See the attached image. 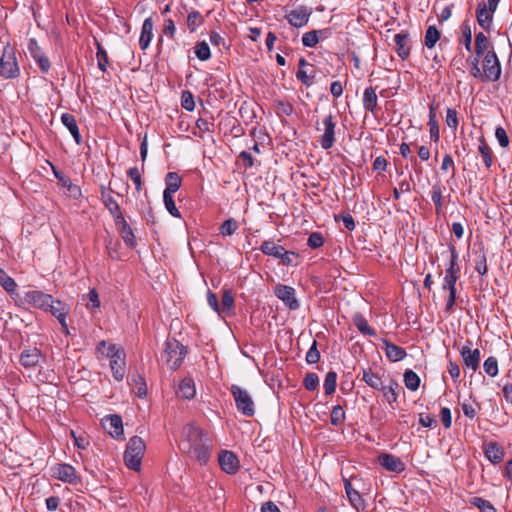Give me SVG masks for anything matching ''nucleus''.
Listing matches in <instances>:
<instances>
[{
  "label": "nucleus",
  "mask_w": 512,
  "mask_h": 512,
  "mask_svg": "<svg viewBox=\"0 0 512 512\" xmlns=\"http://www.w3.org/2000/svg\"><path fill=\"white\" fill-rule=\"evenodd\" d=\"M179 449L187 457L204 466L211 458L214 441L207 431L190 423L182 429Z\"/></svg>",
  "instance_id": "nucleus-1"
},
{
  "label": "nucleus",
  "mask_w": 512,
  "mask_h": 512,
  "mask_svg": "<svg viewBox=\"0 0 512 512\" xmlns=\"http://www.w3.org/2000/svg\"><path fill=\"white\" fill-rule=\"evenodd\" d=\"M188 352V348L175 338H168L164 344V351L161 360L169 369L175 370L179 368Z\"/></svg>",
  "instance_id": "nucleus-2"
},
{
  "label": "nucleus",
  "mask_w": 512,
  "mask_h": 512,
  "mask_svg": "<svg viewBox=\"0 0 512 512\" xmlns=\"http://www.w3.org/2000/svg\"><path fill=\"white\" fill-rule=\"evenodd\" d=\"M145 449L146 445L141 437L133 436L130 438L124 452L125 465L131 470L139 471Z\"/></svg>",
  "instance_id": "nucleus-3"
},
{
  "label": "nucleus",
  "mask_w": 512,
  "mask_h": 512,
  "mask_svg": "<svg viewBox=\"0 0 512 512\" xmlns=\"http://www.w3.org/2000/svg\"><path fill=\"white\" fill-rule=\"evenodd\" d=\"M231 393L237 410L246 417L254 416L255 404L252 395L241 386H231Z\"/></svg>",
  "instance_id": "nucleus-4"
},
{
  "label": "nucleus",
  "mask_w": 512,
  "mask_h": 512,
  "mask_svg": "<svg viewBox=\"0 0 512 512\" xmlns=\"http://www.w3.org/2000/svg\"><path fill=\"white\" fill-rule=\"evenodd\" d=\"M19 75V66L12 48L5 47L0 56V76L5 79H13Z\"/></svg>",
  "instance_id": "nucleus-5"
},
{
  "label": "nucleus",
  "mask_w": 512,
  "mask_h": 512,
  "mask_svg": "<svg viewBox=\"0 0 512 512\" xmlns=\"http://www.w3.org/2000/svg\"><path fill=\"white\" fill-rule=\"evenodd\" d=\"M483 81L495 82L501 76V63L495 51H488L483 59Z\"/></svg>",
  "instance_id": "nucleus-6"
},
{
  "label": "nucleus",
  "mask_w": 512,
  "mask_h": 512,
  "mask_svg": "<svg viewBox=\"0 0 512 512\" xmlns=\"http://www.w3.org/2000/svg\"><path fill=\"white\" fill-rule=\"evenodd\" d=\"M108 356L110 357V367L113 377L116 381L123 380L125 375V353L115 345L109 346Z\"/></svg>",
  "instance_id": "nucleus-7"
},
{
  "label": "nucleus",
  "mask_w": 512,
  "mask_h": 512,
  "mask_svg": "<svg viewBox=\"0 0 512 512\" xmlns=\"http://www.w3.org/2000/svg\"><path fill=\"white\" fill-rule=\"evenodd\" d=\"M275 296L280 299L290 310H297L300 303L296 298L295 289L291 286L278 284L274 288Z\"/></svg>",
  "instance_id": "nucleus-8"
},
{
  "label": "nucleus",
  "mask_w": 512,
  "mask_h": 512,
  "mask_svg": "<svg viewBox=\"0 0 512 512\" xmlns=\"http://www.w3.org/2000/svg\"><path fill=\"white\" fill-rule=\"evenodd\" d=\"M472 342L466 341V344L459 350L463 365L466 369H470L475 372L480 365V351L479 349H471Z\"/></svg>",
  "instance_id": "nucleus-9"
},
{
  "label": "nucleus",
  "mask_w": 512,
  "mask_h": 512,
  "mask_svg": "<svg viewBox=\"0 0 512 512\" xmlns=\"http://www.w3.org/2000/svg\"><path fill=\"white\" fill-rule=\"evenodd\" d=\"M24 301L28 305L44 311L49 307V303H54V297L40 290H30L25 293Z\"/></svg>",
  "instance_id": "nucleus-10"
},
{
  "label": "nucleus",
  "mask_w": 512,
  "mask_h": 512,
  "mask_svg": "<svg viewBox=\"0 0 512 512\" xmlns=\"http://www.w3.org/2000/svg\"><path fill=\"white\" fill-rule=\"evenodd\" d=\"M218 463L221 469L230 475L236 474L240 469L239 458L230 450H221L218 453Z\"/></svg>",
  "instance_id": "nucleus-11"
},
{
  "label": "nucleus",
  "mask_w": 512,
  "mask_h": 512,
  "mask_svg": "<svg viewBox=\"0 0 512 512\" xmlns=\"http://www.w3.org/2000/svg\"><path fill=\"white\" fill-rule=\"evenodd\" d=\"M52 476L60 481L70 484H77L80 482V476L76 469L67 463L57 464L52 468Z\"/></svg>",
  "instance_id": "nucleus-12"
},
{
  "label": "nucleus",
  "mask_w": 512,
  "mask_h": 512,
  "mask_svg": "<svg viewBox=\"0 0 512 512\" xmlns=\"http://www.w3.org/2000/svg\"><path fill=\"white\" fill-rule=\"evenodd\" d=\"M377 462L389 472L402 473L406 469V464L399 457L390 453L379 454Z\"/></svg>",
  "instance_id": "nucleus-13"
},
{
  "label": "nucleus",
  "mask_w": 512,
  "mask_h": 512,
  "mask_svg": "<svg viewBox=\"0 0 512 512\" xmlns=\"http://www.w3.org/2000/svg\"><path fill=\"white\" fill-rule=\"evenodd\" d=\"M324 134L321 136L319 142L323 149H330L335 143V117L329 114L323 119Z\"/></svg>",
  "instance_id": "nucleus-14"
},
{
  "label": "nucleus",
  "mask_w": 512,
  "mask_h": 512,
  "mask_svg": "<svg viewBox=\"0 0 512 512\" xmlns=\"http://www.w3.org/2000/svg\"><path fill=\"white\" fill-rule=\"evenodd\" d=\"M101 189V201L104 206L109 210L112 214L114 221L123 217L120 206L118 202L113 198V190L110 187H106L104 185L100 186Z\"/></svg>",
  "instance_id": "nucleus-15"
},
{
  "label": "nucleus",
  "mask_w": 512,
  "mask_h": 512,
  "mask_svg": "<svg viewBox=\"0 0 512 512\" xmlns=\"http://www.w3.org/2000/svg\"><path fill=\"white\" fill-rule=\"evenodd\" d=\"M311 14L312 10L310 8L306 6H299L298 8L290 11L286 15V19L291 26L300 28L308 23Z\"/></svg>",
  "instance_id": "nucleus-16"
},
{
  "label": "nucleus",
  "mask_w": 512,
  "mask_h": 512,
  "mask_svg": "<svg viewBox=\"0 0 512 512\" xmlns=\"http://www.w3.org/2000/svg\"><path fill=\"white\" fill-rule=\"evenodd\" d=\"M104 429L115 439L122 438L124 434L122 418L113 414L102 419Z\"/></svg>",
  "instance_id": "nucleus-17"
},
{
  "label": "nucleus",
  "mask_w": 512,
  "mask_h": 512,
  "mask_svg": "<svg viewBox=\"0 0 512 512\" xmlns=\"http://www.w3.org/2000/svg\"><path fill=\"white\" fill-rule=\"evenodd\" d=\"M28 50L32 58L37 62L41 71L47 73L50 69V61L48 57L42 52L41 47L35 39H30L28 42Z\"/></svg>",
  "instance_id": "nucleus-18"
},
{
  "label": "nucleus",
  "mask_w": 512,
  "mask_h": 512,
  "mask_svg": "<svg viewBox=\"0 0 512 512\" xmlns=\"http://www.w3.org/2000/svg\"><path fill=\"white\" fill-rule=\"evenodd\" d=\"M394 43L397 55L402 60L407 59L410 55L411 50L409 34L407 32L397 33L394 36Z\"/></svg>",
  "instance_id": "nucleus-19"
},
{
  "label": "nucleus",
  "mask_w": 512,
  "mask_h": 512,
  "mask_svg": "<svg viewBox=\"0 0 512 512\" xmlns=\"http://www.w3.org/2000/svg\"><path fill=\"white\" fill-rule=\"evenodd\" d=\"M495 11H492L487 8V4L485 2H481L478 4L476 10V19L484 30L490 31L493 21V14Z\"/></svg>",
  "instance_id": "nucleus-20"
},
{
  "label": "nucleus",
  "mask_w": 512,
  "mask_h": 512,
  "mask_svg": "<svg viewBox=\"0 0 512 512\" xmlns=\"http://www.w3.org/2000/svg\"><path fill=\"white\" fill-rule=\"evenodd\" d=\"M114 222H115V225H116L124 243L129 248H134L136 246L135 235L133 233L132 228L125 220L124 216Z\"/></svg>",
  "instance_id": "nucleus-21"
},
{
  "label": "nucleus",
  "mask_w": 512,
  "mask_h": 512,
  "mask_svg": "<svg viewBox=\"0 0 512 512\" xmlns=\"http://www.w3.org/2000/svg\"><path fill=\"white\" fill-rule=\"evenodd\" d=\"M382 343L384 345L383 349L385 351L386 357L390 361L397 362L406 357L407 353L404 348L389 342L387 339H382Z\"/></svg>",
  "instance_id": "nucleus-22"
},
{
  "label": "nucleus",
  "mask_w": 512,
  "mask_h": 512,
  "mask_svg": "<svg viewBox=\"0 0 512 512\" xmlns=\"http://www.w3.org/2000/svg\"><path fill=\"white\" fill-rule=\"evenodd\" d=\"M484 454L491 463L498 464L503 460L504 450L497 442L491 441L484 445Z\"/></svg>",
  "instance_id": "nucleus-23"
},
{
  "label": "nucleus",
  "mask_w": 512,
  "mask_h": 512,
  "mask_svg": "<svg viewBox=\"0 0 512 512\" xmlns=\"http://www.w3.org/2000/svg\"><path fill=\"white\" fill-rule=\"evenodd\" d=\"M153 20L151 17H148L144 20L141 28V34L139 38V46L142 50H146L153 37Z\"/></svg>",
  "instance_id": "nucleus-24"
},
{
  "label": "nucleus",
  "mask_w": 512,
  "mask_h": 512,
  "mask_svg": "<svg viewBox=\"0 0 512 512\" xmlns=\"http://www.w3.org/2000/svg\"><path fill=\"white\" fill-rule=\"evenodd\" d=\"M344 487L350 504L357 510L364 509V500L360 493L352 487L349 479H344Z\"/></svg>",
  "instance_id": "nucleus-25"
},
{
  "label": "nucleus",
  "mask_w": 512,
  "mask_h": 512,
  "mask_svg": "<svg viewBox=\"0 0 512 512\" xmlns=\"http://www.w3.org/2000/svg\"><path fill=\"white\" fill-rule=\"evenodd\" d=\"M61 121H62L63 125L69 130V132L73 136L75 142L78 145L81 144L82 137L79 132V128H78L75 116L70 113H63L61 116Z\"/></svg>",
  "instance_id": "nucleus-26"
},
{
  "label": "nucleus",
  "mask_w": 512,
  "mask_h": 512,
  "mask_svg": "<svg viewBox=\"0 0 512 512\" xmlns=\"http://www.w3.org/2000/svg\"><path fill=\"white\" fill-rule=\"evenodd\" d=\"M363 107L366 111L375 114L378 108V97L375 88L367 87L363 93Z\"/></svg>",
  "instance_id": "nucleus-27"
},
{
  "label": "nucleus",
  "mask_w": 512,
  "mask_h": 512,
  "mask_svg": "<svg viewBox=\"0 0 512 512\" xmlns=\"http://www.w3.org/2000/svg\"><path fill=\"white\" fill-rule=\"evenodd\" d=\"M41 357V351L34 347L25 349L20 355V363L24 367H33L39 363Z\"/></svg>",
  "instance_id": "nucleus-28"
},
{
  "label": "nucleus",
  "mask_w": 512,
  "mask_h": 512,
  "mask_svg": "<svg viewBox=\"0 0 512 512\" xmlns=\"http://www.w3.org/2000/svg\"><path fill=\"white\" fill-rule=\"evenodd\" d=\"M352 322L362 335L372 336V337L377 335L376 330L373 329L368 324V321L365 319V317L360 312H357L352 316Z\"/></svg>",
  "instance_id": "nucleus-29"
},
{
  "label": "nucleus",
  "mask_w": 512,
  "mask_h": 512,
  "mask_svg": "<svg viewBox=\"0 0 512 512\" xmlns=\"http://www.w3.org/2000/svg\"><path fill=\"white\" fill-rule=\"evenodd\" d=\"M69 310L70 308L66 303L54 298V303H49V307L44 311L50 312L58 321H60V319H66Z\"/></svg>",
  "instance_id": "nucleus-30"
},
{
  "label": "nucleus",
  "mask_w": 512,
  "mask_h": 512,
  "mask_svg": "<svg viewBox=\"0 0 512 512\" xmlns=\"http://www.w3.org/2000/svg\"><path fill=\"white\" fill-rule=\"evenodd\" d=\"M53 172L55 177L61 183V185L67 188L68 192L72 197L77 198L81 196L80 187L78 185L73 184L69 177H66L62 172L57 171L55 168H53Z\"/></svg>",
  "instance_id": "nucleus-31"
},
{
  "label": "nucleus",
  "mask_w": 512,
  "mask_h": 512,
  "mask_svg": "<svg viewBox=\"0 0 512 512\" xmlns=\"http://www.w3.org/2000/svg\"><path fill=\"white\" fill-rule=\"evenodd\" d=\"M449 251L451 254L449 266L445 270V275L450 277H458L460 272V268L458 267V252L456 250V246L453 243L448 245Z\"/></svg>",
  "instance_id": "nucleus-32"
},
{
  "label": "nucleus",
  "mask_w": 512,
  "mask_h": 512,
  "mask_svg": "<svg viewBox=\"0 0 512 512\" xmlns=\"http://www.w3.org/2000/svg\"><path fill=\"white\" fill-rule=\"evenodd\" d=\"M429 132H430V138L434 142H438L440 138V131H439V125L436 117V109L433 105L429 106Z\"/></svg>",
  "instance_id": "nucleus-33"
},
{
  "label": "nucleus",
  "mask_w": 512,
  "mask_h": 512,
  "mask_svg": "<svg viewBox=\"0 0 512 512\" xmlns=\"http://www.w3.org/2000/svg\"><path fill=\"white\" fill-rule=\"evenodd\" d=\"M166 188L163 193L174 194L181 187L182 179L176 172H168L165 177Z\"/></svg>",
  "instance_id": "nucleus-34"
},
{
  "label": "nucleus",
  "mask_w": 512,
  "mask_h": 512,
  "mask_svg": "<svg viewBox=\"0 0 512 512\" xmlns=\"http://www.w3.org/2000/svg\"><path fill=\"white\" fill-rule=\"evenodd\" d=\"M461 32L462 37L459 42L462 43L467 51H471L472 49V29L469 20H464L461 24Z\"/></svg>",
  "instance_id": "nucleus-35"
},
{
  "label": "nucleus",
  "mask_w": 512,
  "mask_h": 512,
  "mask_svg": "<svg viewBox=\"0 0 512 512\" xmlns=\"http://www.w3.org/2000/svg\"><path fill=\"white\" fill-rule=\"evenodd\" d=\"M283 249V246L277 245L274 241L270 240L264 241L260 246V250L263 254L272 256L277 259L278 257H280V254L283 251Z\"/></svg>",
  "instance_id": "nucleus-36"
},
{
  "label": "nucleus",
  "mask_w": 512,
  "mask_h": 512,
  "mask_svg": "<svg viewBox=\"0 0 512 512\" xmlns=\"http://www.w3.org/2000/svg\"><path fill=\"white\" fill-rule=\"evenodd\" d=\"M431 199L435 205V211L437 215H440L443 209V197L442 187L439 183H436L432 187Z\"/></svg>",
  "instance_id": "nucleus-37"
},
{
  "label": "nucleus",
  "mask_w": 512,
  "mask_h": 512,
  "mask_svg": "<svg viewBox=\"0 0 512 512\" xmlns=\"http://www.w3.org/2000/svg\"><path fill=\"white\" fill-rule=\"evenodd\" d=\"M441 37L440 31L436 28V26H429L425 33V46L428 49H432L436 43L439 41Z\"/></svg>",
  "instance_id": "nucleus-38"
},
{
  "label": "nucleus",
  "mask_w": 512,
  "mask_h": 512,
  "mask_svg": "<svg viewBox=\"0 0 512 512\" xmlns=\"http://www.w3.org/2000/svg\"><path fill=\"white\" fill-rule=\"evenodd\" d=\"M239 229V223L234 218L225 220L219 227L222 236H231Z\"/></svg>",
  "instance_id": "nucleus-39"
},
{
  "label": "nucleus",
  "mask_w": 512,
  "mask_h": 512,
  "mask_svg": "<svg viewBox=\"0 0 512 512\" xmlns=\"http://www.w3.org/2000/svg\"><path fill=\"white\" fill-rule=\"evenodd\" d=\"M490 42L488 37L483 33L479 32L475 36V53L478 57H481L487 50Z\"/></svg>",
  "instance_id": "nucleus-40"
},
{
  "label": "nucleus",
  "mask_w": 512,
  "mask_h": 512,
  "mask_svg": "<svg viewBox=\"0 0 512 512\" xmlns=\"http://www.w3.org/2000/svg\"><path fill=\"white\" fill-rule=\"evenodd\" d=\"M401 386H380L379 391L382 393L384 399L392 405L394 402L397 401L398 395L400 393V390H397V388H400Z\"/></svg>",
  "instance_id": "nucleus-41"
},
{
  "label": "nucleus",
  "mask_w": 512,
  "mask_h": 512,
  "mask_svg": "<svg viewBox=\"0 0 512 512\" xmlns=\"http://www.w3.org/2000/svg\"><path fill=\"white\" fill-rule=\"evenodd\" d=\"M0 285L8 293L15 292L17 288L15 280L12 277H10L2 268H0Z\"/></svg>",
  "instance_id": "nucleus-42"
},
{
  "label": "nucleus",
  "mask_w": 512,
  "mask_h": 512,
  "mask_svg": "<svg viewBox=\"0 0 512 512\" xmlns=\"http://www.w3.org/2000/svg\"><path fill=\"white\" fill-rule=\"evenodd\" d=\"M478 150H479V153L482 155L485 166L487 168H490L493 164V155H492L491 148L486 143L484 138H481Z\"/></svg>",
  "instance_id": "nucleus-43"
},
{
  "label": "nucleus",
  "mask_w": 512,
  "mask_h": 512,
  "mask_svg": "<svg viewBox=\"0 0 512 512\" xmlns=\"http://www.w3.org/2000/svg\"><path fill=\"white\" fill-rule=\"evenodd\" d=\"M203 22L204 19L198 11L193 10L187 16V27L192 33L195 32Z\"/></svg>",
  "instance_id": "nucleus-44"
},
{
  "label": "nucleus",
  "mask_w": 512,
  "mask_h": 512,
  "mask_svg": "<svg viewBox=\"0 0 512 512\" xmlns=\"http://www.w3.org/2000/svg\"><path fill=\"white\" fill-rule=\"evenodd\" d=\"M95 44H96V48H97L96 56H97L98 68L101 71L105 72L107 70L106 65L108 63V54L97 39H95Z\"/></svg>",
  "instance_id": "nucleus-45"
},
{
  "label": "nucleus",
  "mask_w": 512,
  "mask_h": 512,
  "mask_svg": "<svg viewBox=\"0 0 512 512\" xmlns=\"http://www.w3.org/2000/svg\"><path fill=\"white\" fill-rule=\"evenodd\" d=\"M196 386H173L174 393L178 398L190 400L196 394Z\"/></svg>",
  "instance_id": "nucleus-46"
},
{
  "label": "nucleus",
  "mask_w": 512,
  "mask_h": 512,
  "mask_svg": "<svg viewBox=\"0 0 512 512\" xmlns=\"http://www.w3.org/2000/svg\"><path fill=\"white\" fill-rule=\"evenodd\" d=\"M471 505L477 507L481 512H497L496 508L491 504L490 501L481 497H473L470 500Z\"/></svg>",
  "instance_id": "nucleus-47"
},
{
  "label": "nucleus",
  "mask_w": 512,
  "mask_h": 512,
  "mask_svg": "<svg viewBox=\"0 0 512 512\" xmlns=\"http://www.w3.org/2000/svg\"><path fill=\"white\" fill-rule=\"evenodd\" d=\"M196 57L201 61H207L211 57L209 45L205 41L198 42L195 46Z\"/></svg>",
  "instance_id": "nucleus-48"
},
{
  "label": "nucleus",
  "mask_w": 512,
  "mask_h": 512,
  "mask_svg": "<svg viewBox=\"0 0 512 512\" xmlns=\"http://www.w3.org/2000/svg\"><path fill=\"white\" fill-rule=\"evenodd\" d=\"M163 201L165 204V208L173 217H181V214L175 205L173 194L163 193Z\"/></svg>",
  "instance_id": "nucleus-49"
},
{
  "label": "nucleus",
  "mask_w": 512,
  "mask_h": 512,
  "mask_svg": "<svg viewBox=\"0 0 512 512\" xmlns=\"http://www.w3.org/2000/svg\"><path fill=\"white\" fill-rule=\"evenodd\" d=\"M483 369L489 376H496L498 373V360L494 356L488 357L483 364Z\"/></svg>",
  "instance_id": "nucleus-50"
},
{
  "label": "nucleus",
  "mask_w": 512,
  "mask_h": 512,
  "mask_svg": "<svg viewBox=\"0 0 512 512\" xmlns=\"http://www.w3.org/2000/svg\"><path fill=\"white\" fill-rule=\"evenodd\" d=\"M319 43V36L316 30L306 32L302 36V44L305 47L313 48Z\"/></svg>",
  "instance_id": "nucleus-51"
},
{
  "label": "nucleus",
  "mask_w": 512,
  "mask_h": 512,
  "mask_svg": "<svg viewBox=\"0 0 512 512\" xmlns=\"http://www.w3.org/2000/svg\"><path fill=\"white\" fill-rule=\"evenodd\" d=\"M475 270L480 274V275H485L487 273V258H486V253L484 252V250H480L478 255H477V259L475 261Z\"/></svg>",
  "instance_id": "nucleus-52"
},
{
  "label": "nucleus",
  "mask_w": 512,
  "mask_h": 512,
  "mask_svg": "<svg viewBox=\"0 0 512 512\" xmlns=\"http://www.w3.org/2000/svg\"><path fill=\"white\" fill-rule=\"evenodd\" d=\"M360 374H362L361 381H364L366 384H375L376 381H380L381 383L383 382L377 374L372 372L370 368L361 369L356 377L359 378Z\"/></svg>",
  "instance_id": "nucleus-53"
},
{
  "label": "nucleus",
  "mask_w": 512,
  "mask_h": 512,
  "mask_svg": "<svg viewBox=\"0 0 512 512\" xmlns=\"http://www.w3.org/2000/svg\"><path fill=\"white\" fill-rule=\"evenodd\" d=\"M234 306V297L230 290H225L222 295V304L220 306V312L230 311Z\"/></svg>",
  "instance_id": "nucleus-54"
},
{
  "label": "nucleus",
  "mask_w": 512,
  "mask_h": 512,
  "mask_svg": "<svg viewBox=\"0 0 512 512\" xmlns=\"http://www.w3.org/2000/svg\"><path fill=\"white\" fill-rule=\"evenodd\" d=\"M181 106L187 110V111H193L194 108H195V102H194V97H193V94L188 91V90H185L182 92V95H181Z\"/></svg>",
  "instance_id": "nucleus-55"
},
{
  "label": "nucleus",
  "mask_w": 512,
  "mask_h": 512,
  "mask_svg": "<svg viewBox=\"0 0 512 512\" xmlns=\"http://www.w3.org/2000/svg\"><path fill=\"white\" fill-rule=\"evenodd\" d=\"M324 244V237L320 232H312L307 240V245L312 249H317Z\"/></svg>",
  "instance_id": "nucleus-56"
},
{
  "label": "nucleus",
  "mask_w": 512,
  "mask_h": 512,
  "mask_svg": "<svg viewBox=\"0 0 512 512\" xmlns=\"http://www.w3.org/2000/svg\"><path fill=\"white\" fill-rule=\"evenodd\" d=\"M319 359H320V353L317 348V341L313 340V343L306 354V361L309 364H315L319 361Z\"/></svg>",
  "instance_id": "nucleus-57"
},
{
  "label": "nucleus",
  "mask_w": 512,
  "mask_h": 512,
  "mask_svg": "<svg viewBox=\"0 0 512 512\" xmlns=\"http://www.w3.org/2000/svg\"><path fill=\"white\" fill-rule=\"evenodd\" d=\"M127 175L134 182L135 188L139 192L142 189V179L139 169L137 167H132L127 171Z\"/></svg>",
  "instance_id": "nucleus-58"
},
{
  "label": "nucleus",
  "mask_w": 512,
  "mask_h": 512,
  "mask_svg": "<svg viewBox=\"0 0 512 512\" xmlns=\"http://www.w3.org/2000/svg\"><path fill=\"white\" fill-rule=\"evenodd\" d=\"M345 419V413L341 406H335L331 412V423L333 425L341 424Z\"/></svg>",
  "instance_id": "nucleus-59"
},
{
  "label": "nucleus",
  "mask_w": 512,
  "mask_h": 512,
  "mask_svg": "<svg viewBox=\"0 0 512 512\" xmlns=\"http://www.w3.org/2000/svg\"><path fill=\"white\" fill-rule=\"evenodd\" d=\"M298 257H299V254L297 252L287 251L284 248L280 254V257H278V259L280 260V262L283 265L289 266V265L293 264V258H298Z\"/></svg>",
  "instance_id": "nucleus-60"
},
{
  "label": "nucleus",
  "mask_w": 512,
  "mask_h": 512,
  "mask_svg": "<svg viewBox=\"0 0 512 512\" xmlns=\"http://www.w3.org/2000/svg\"><path fill=\"white\" fill-rule=\"evenodd\" d=\"M446 124L453 130L457 129L459 122H458L457 112L455 109H453V108L447 109Z\"/></svg>",
  "instance_id": "nucleus-61"
},
{
  "label": "nucleus",
  "mask_w": 512,
  "mask_h": 512,
  "mask_svg": "<svg viewBox=\"0 0 512 512\" xmlns=\"http://www.w3.org/2000/svg\"><path fill=\"white\" fill-rule=\"evenodd\" d=\"M495 136L501 147L506 148L509 145V137L506 133V130L503 127L499 126L496 128Z\"/></svg>",
  "instance_id": "nucleus-62"
},
{
  "label": "nucleus",
  "mask_w": 512,
  "mask_h": 512,
  "mask_svg": "<svg viewBox=\"0 0 512 512\" xmlns=\"http://www.w3.org/2000/svg\"><path fill=\"white\" fill-rule=\"evenodd\" d=\"M276 108L278 113L285 116H290L294 111L293 105L287 101H278L276 104Z\"/></svg>",
  "instance_id": "nucleus-63"
},
{
  "label": "nucleus",
  "mask_w": 512,
  "mask_h": 512,
  "mask_svg": "<svg viewBox=\"0 0 512 512\" xmlns=\"http://www.w3.org/2000/svg\"><path fill=\"white\" fill-rule=\"evenodd\" d=\"M419 423L425 428H434L437 425L436 419L430 414H420Z\"/></svg>",
  "instance_id": "nucleus-64"
}]
</instances>
